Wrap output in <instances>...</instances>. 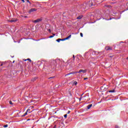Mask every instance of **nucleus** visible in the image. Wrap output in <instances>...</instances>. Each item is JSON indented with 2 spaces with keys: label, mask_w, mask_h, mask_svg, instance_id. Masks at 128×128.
<instances>
[{
  "label": "nucleus",
  "mask_w": 128,
  "mask_h": 128,
  "mask_svg": "<svg viewBox=\"0 0 128 128\" xmlns=\"http://www.w3.org/2000/svg\"><path fill=\"white\" fill-rule=\"evenodd\" d=\"M80 72H83V74H86V70H79V72H71L70 73H68V74H66L65 76H70V74H80Z\"/></svg>",
  "instance_id": "f257e3e1"
},
{
  "label": "nucleus",
  "mask_w": 128,
  "mask_h": 128,
  "mask_svg": "<svg viewBox=\"0 0 128 128\" xmlns=\"http://www.w3.org/2000/svg\"><path fill=\"white\" fill-rule=\"evenodd\" d=\"M70 38H72V35H70L67 38H63V39L58 38V39L56 40V42H60V41L64 42V40H70Z\"/></svg>",
  "instance_id": "f03ea898"
},
{
  "label": "nucleus",
  "mask_w": 128,
  "mask_h": 128,
  "mask_svg": "<svg viewBox=\"0 0 128 128\" xmlns=\"http://www.w3.org/2000/svg\"><path fill=\"white\" fill-rule=\"evenodd\" d=\"M58 68H64V63L62 61H60L58 63Z\"/></svg>",
  "instance_id": "7ed1b4c3"
},
{
  "label": "nucleus",
  "mask_w": 128,
  "mask_h": 128,
  "mask_svg": "<svg viewBox=\"0 0 128 128\" xmlns=\"http://www.w3.org/2000/svg\"><path fill=\"white\" fill-rule=\"evenodd\" d=\"M86 6H82L80 8V12H86Z\"/></svg>",
  "instance_id": "20e7f679"
},
{
  "label": "nucleus",
  "mask_w": 128,
  "mask_h": 128,
  "mask_svg": "<svg viewBox=\"0 0 128 128\" xmlns=\"http://www.w3.org/2000/svg\"><path fill=\"white\" fill-rule=\"evenodd\" d=\"M42 19L38 18L36 20H33V22L34 23L40 22H42Z\"/></svg>",
  "instance_id": "39448f33"
},
{
  "label": "nucleus",
  "mask_w": 128,
  "mask_h": 128,
  "mask_svg": "<svg viewBox=\"0 0 128 128\" xmlns=\"http://www.w3.org/2000/svg\"><path fill=\"white\" fill-rule=\"evenodd\" d=\"M94 0H92L89 2V6H94Z\"/></svg>",
  "instance_id": "423d86ee"
},
{
  "label": "nucleus",
  "mask_w": 128,
  "mask_h": 128,
  "mask_svg": "<svg viewBox=\"0 0 128 128\" xmlns=\"http://www.w3.org/2000/svg\"><path fill=\"white\" fill-rule=\"evenodd\" d=\"M37 10L36 8H32L29 10V13L33 12H36Z\"/></svg>",
  "instance_id": "0eeeda50"
},
{
  "label": "nucleus",
  "mask_w": 128,
  "mask_h": 128,
  "mask_svg": "<svg viewBox=\"0 0 128 128\" xmlns=\"http://www.w3.org/2000/svg\"><path fill=\"white\" fill-rule=\"evenodd\" d=\"M16 20H16V19H12V20H9V22H16Z\"/></svg>",
  "instance_id": "6e6552de"
},
{
  "label": "nucleus",
  "mask_w": 128,
  "mask_h": 128,
  "mask_svg": "<svg viewBox=\"0 0 128 128\" xmlns=\"http://www.w3.org/2000/svg\"><path fill=\"white\" fill-rule=\"evenodd\" d=\"M106 50H112V48H110V46H107L106 47Z\"/></svg>",
  "instance_id": "1a4fd4ad"
},
{
  "label": "nucleus",
  "mask_w": 128,
  "mask_h": 128,
  "mask_svg": "<svg viewBox=\"0 0 128 128\" xmlns=\"http://www.w3.org/2000/svg\"><path fill=\"white\" fill-rule=\"evenodd\" d=\"M36 80H38V77H34L33 78H32V82H36Z\"/></svg>",
  "instance_id": "9d476101"
},
{
  "label": "nucleus",
  "mask_w": 128,
  "mask_h": 128,
  "mask_svg": "<svg viewBox=\"0 0 128 128\" xmlns=\"http://www.w3.org/2000/svg\"><path fill=\"white\" fill-rule=\"evenodd\" d=\"M44 70H50V67L48 68V66H46L44 65Z\"/></svg>",
  "instance_id": "9b49d317"
},
{
  "label": "nucleus",
  "mask_w": 128,
  "mask_h": 128,
  "mask_svg": "<svg viewBox=\"0 0 128 128\" xmlns=\"http://www.w3.org/2000/svg\"><path fill=\"white\" fill-rule=\"evenodd\" d=\"M30 110V109H28V110H26V112L25 114H24L22 116H26L28 114V112Z\"/></svg>",
  "instance_id": "f8f14e48"
},
{
  "label": "nucleus",
  "mask_w": 128,
  "mask_h": 128,
  "mask_svg": "<svg viewBox=\"0 0 128 128\" xmlns=\"http://www.w3.org/2000/svg\"><path fill=\"white\" fill-rule=\"evenodd\" d=\"M70 64H67L66 68H72V66Z\"/></svg>",
  "instance_id": "ddd939ff"
},
{
  "label": "nucleus",
  "mask_w": 128,
  "mask_h": 128,
  "mask_svg": "<svg viewBox=\"0 0 128 128\" xmlns=\"http://www.w3.org/2000/svg\"><path fill=\"white\" fill-rule=\"evenodd\" d=\"M92 104L88 105V106H87V108H88V110H90V108H92Z\"/></svg>",
  "instance_id": "4468645a"
},
{
  "label": "nucleus",
  "mask_w": 128,
  "mask_h": 128,
  "mask_svg": "<svg viewBox=\"0 0 128 128\" xmlns=\"http://www.w3.org/2000/svg\"><path fill=\"white\" fill-rule=\"evenodd\" d=\"M52 62H53V64H54V66H57V64H56V60H53V61H52Z\"/></svg>",
  "instance_id": "2eb2a0df"
},
{
  "label": "nucleus",
  "mask_w": 128,
  "mask_h": 128,
  "mask_svg": "<svg viewBox=\"0 0 128 128\" xmlns=\"http://www.w3.org/2000/svg\"><path fill=\"white\" fill-rule=\"evenodd\" d=\"M6 62H2V64H0V66H5Z\"/></svg>",
  "instance_id": "dca6fc26"
},
{
  "label": "nucleus",
  "mask_w": 128,
  "mask_h": 128,
  "mask_svg": "<svg viewBox=\"0 0 128 128\" xmlns=\"http://www.w3.org/2000/svg\"><path fill=\"white\" fill-rule=\"evenodd\" d=\"M74 84H75V86H76L78 84V82H76V81L74 82L73 84H72V86H74Z\"/></svg>",
  "instance_id": "f3484780"
},
{
  "label": "nucleus",
  "mask_w": 128,
  "mask_h": 128,
  "mask_svg": "<svg viewBox=\"0 0 128 128\" xmlns=\"http://www.w3.org/2000/svg\"><path fill=\"white\" fill-rule=\"evenodd\" d=\"M82 18V16H80L78 17H77V20H80Z\"/></svg>",
  "instance_id": "a211bd4d"
},
{
  "label": "nucleus",
  "mask_w": 128,
  "mask_h": 128,
  "mask_svg": "<svg viewBox=\"0 0 128 128\" xmlns=\"http://www.w3.org/2000/svg\"><path fill=\"white\" fill-rule=\"evenodd\" d=\"M54 76H52L48 78V80H54Z\"/></svg>",
  "instance_id": "6ab92c4d"
},
{
  "label": "nucleus",
  "mask_w": 128,
  "mask_h": 128,
  "mask_svg": "<svg viewBox=\"0 0 128 128\" xmlns=\"http://www.w3.org/2000/svg\"><path fill=\"white\" fill-rule=\"evenodd\" d=\"M108 92H116V90H110L108 91Z\"/></svg>",
  "instance_id": "aec40b11"
},
{
  "label": "nucleus",
  "mask_w": 128,
  "mask_h": 128,
  "mask_svg": "<svg viewBox=\"0 0 128 128\" xmlns=\"http://www.w3.org/2000/svg\"><path fill=\"white\" fill-rule=\"evenodd\" d=\"M96 2H102V0H96Z\"/></svg>",
  "instance_id": "412c9836"
},
{
  "label": "nucleus",
  "mask_w": 128,
  "mask_h": 128,
  "mask_svg": "<svg viewBox=\"0 0 128 128\" xmlns=\"http://www.w3.org/2000/svg\"><path fill=\"white\" fill-rule=\"evenodd\" d=\"M26 60H29V62H32V60H30V58H28L27 60H25V62L26 61Z\"/></svg>",
  "instance_id": "4be33fe9"
},
{
  "label": "nucleus",
  "mask_w": 128,
  "mask_h": 128,
  "mask_svg": "<svg viewBox=\"0 0 128 128\" xmlns=\"http://www.w3.org/2000/svg\"><path fill=\"white\" fill-rule=\"evenodd\" d=\"M80 36L82 38V36H84V35H83L82 33V32L80 33Z\"/></svg>",
  "instance_id": "5701e85b"
},
{
  "label": "nucleus",
  "mask_w": 128,
  "mask_h": 128,
  "mask_svg": "<svg viewBox=\"0 0 128 128\" xmlns=\"http://www.w3.org/2000/svg\"><path fill=\"white\" fill-rule=\"evenodd\" d=\"M26 0V2H28V4H31V3H30V0Z\"/></svg>",
  "instance_id": "b1692460"
},
{
  "label": "nucleus",
  "mask_w": 128,
  "mask_h": 128,
  "mask_svg": "<svg viewBox=\"0 0 128 128\" xmlns=\"http://www.w3.org/2000/svg\"><path fill=\"white\" fill-rule=\"evenodd\" d=\"M110 6H108V5H105V6H104V7H105V8H110Z\"/></svg>",
  "instance_id": "393cba45"
},
{
  "label": "nucleus",
  "mask_w": 128,
  "mask_h": 128,
  "mask_svg": "<svg viewBox=\"0 0 128 128\" xmlns=\"http://www.w3.org/2000/svg\"><path fill=\"white\" fill-rule=\"evenodd\" d=\"M68 117V114H66L64 115V118H66Z\"/></svg>",
  "instance_id": "a878e982"
},
{
  "label": "nucleus",
  "mask_w": 128,
  "mask_h": 128,
  "mask_svg": "<svg viewBox=\"0 0 128 128\" xmlns=\"http://www.w3.org/2000/svg\"><path fill=\"white\" fill-rule=\"evenodd\" d=\"M8 124H5L4 125V128H8Z\"/></svg>",
  "instance_id": "bb28decb"
},
{
  "label": "nucleus",
  "mask_w": 128,
  "mask_h": 128,
  "mask_svg": "<svg viewBox=\"0 0 128 128\" xmlns=\"http://www.w3.org/2000/svg\"><path fill=\"white\" fill-rule=\"evenodd\" d=\"M9 104H13L12 102V101H10Z\"/></svg>",
  "instance_id": "cd10ccee"
},
{
  "label": "nucleus",
  "mask_w": 128,
  "mask_h": 128,
  "mask_svg": "<svg viewBox=\"0 0 128 128\" xmlns=\"http://www.w3.org/2000/svg\"><path fill=\"white\" fill-rule=\"evenodd\" d=\"M54 38L53 36H49L50 38Z\"/></svg>",
  "instance_id": "c85d7f7f"
},
{
  "label": "nucleus",
  "mask_w": 128,
  "mask_h": 128,
  "mask_svg": "<svg viewBox=\"0 0 128 128\" xmlns=\"http://www.w3.org/2000/svg\"><path fill=\"white\" fill-rule=\"evenodd\" d=\"M56 88H60V86H58V84L56 85L55 86Z\"/></svg>",
  "instance_id": "c756f323"
},
{
  "label": "nucleus",
  "mask_w": 128,
  "mask_h": 128,
  "mask_svg": "<svg viewBox=\"0 0 128 128\" xmlns=\"http://www.w3.org/2000/svg\"><path fill=\"white\" fill-rule=\"evenodd\" d=\"M115 128H120V127H118V126H115Z\"/></svg>",
  "instance_id": "7c9ffc66"
},
{
  "label": "nucleus",
  "mask_w": 128,
  "mask_h": 128,
  "mask_svg": "<svg viewBox=\"0 0 128 128\" xmlns=\"http://www.w3.org/2000/svg\"><path fill=\"white\" fill-rule=\"evenodd\" d=\"M79 100L80 102L82 100V97H80V98H79Z\"/></svg>",
  "instance_id": "2f4dec72"
},
{
  "label": "nucleus",
  "mask_w": 128,
  "mask_h": 128,
  "mask_svg": "<svg viewBox=\"0 0 128 128\" xmlns=\"http://www.w3.org/2000/svg\"><path fill=\"white\" fill-rule=\"evenodd\" d=\"M70 110H68V112H67V114H70Z\"/></svg>",
  "instance_id": "473e14b6"
},
{
  "label": "nucleus",
  "mask_w": 128,
  "mask_h": 128,
  "mask_svg": "<svg viewBox=\"0 0 128 128\" xmlns=\"http://www.w3.org/2000/svg\"><path fill=\"white\" fill-rule=\"evenodd\" d=\"M54 128H56V125H54Z\"/></svg>",
  "instance_id": "72a5a7b5"
},
{
  "label": "nucleus",
  "mask_w": 128,
  "mask_h": 128,
  "mask_svg": "<svg viewBox=\"0 0 128 128\" xmlns=\"http://www.w3.org/2000/svg\"><path fill=\"white\" fill-rule=\"evenodd\" d=\"M48 31L50 32L52 31L50 30V29H48Z\"/></svg>",
  "instance_id": "f704fd0d"
},
{
  "label": "nucleus",
  "mask_w": 128,
  "mask_h": 128,
  "mask_svg": "<svg viewBox=\"0 0 128 128\" xmlns=\"http://www.w3.org/2000/svg\"><path fill=\"white\" fill-rule=\"evenodd\" d=\"M73 58H74V55H73Z\"/></svg>",
  "instance_id": "c9c22d12"
},
{
  "label": "nucleus",
  "mask_w": 128,
  "mask_h": 128,
  "mask_svg": "<svg viewBox=\"0 0 128 128\" xmlns=\"http://www.w3.org/2000/svg\"><path fill=\"white\" fill-rule=\"evenodd\" d=\"M22 2H24V0H21Z\"/></svg>",
  "instance_id": "e433bc0d"
},
{
  "label": "nucleus",
  "mask_w": 128,
  "mask_h": 128,
  "mask_svg": "<svg viewBox=\"0 0 128 128\" xmlns=\"http://www.w3.org/2000/svg\"><path fill=\"white\" fill-rule=\"evenodd\" d=\"M53 34L54 36H56V34Z\"/></svg>",
  "instance_id": "4c0bfd02"
},
{
  "label": "nucleus",
  "mask_w": 128,
  "mask_h": 128,
  "mask_svg": "<svg viewBox=\"0 0 128 128\" xmlns=\"http://www.w3.org/2000/svg\"><path fill=\"white\" fill-rule=\"evenodd\" d=\"M84 80H88V78H84Z\"/></svg>",
  "instance_id": "58836bf2"
},
{
  "label": "nucleus",
  "mask_w": 128,
  "mask_h": 128,
  "mask_svg": "<svg viewBox=\"0 0 128 128\" xmlns=\"http://www.w3.org/2000/svg\"><path fill=\"white\" fill-rule=\"evenodd\" d=\"M126 60H128V57L126 58Z\"/></svg>",
  "instance_id": "ea45409f"
},
{
  "label": "nucleus",
  "mask_w": 128,
  "mask_h": 128,
  "mask_svg": "<svg viewBox=\"0 0 128 128\" xmlns=\"http://www.w3.org/2000/svg\"><path fill=\"white\" fill-rule=\"evenodd\" d=\"M110 56V58H112V56Z\"/></svg>",
  "instance_id": "a19ab883"
},
{
  "label": "nucleus",
  "mask_w": 128,
  "mask_h": 128,
  "mask_svg": "<svg viewBox=\"0 0 128 128\" xmlns=\"http://www.w3.org/2000/svg\"><path fill=\"white\" fill-rule=\"evenodd\" d=\"M14 61H13V63H14Z\"/></svg>",
  "instance_id": "79ce46f5"
}]
</instances>
